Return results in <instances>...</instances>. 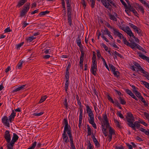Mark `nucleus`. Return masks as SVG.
<instances>
[{
  "label": "nucleus",
  "instance_id": "32",
  "mask_svg": "<svg viewBox=\"0 0 149 149\" xmlns=\"http://www.w3.org/2000/svg\"><path fill=\"white\" fill-rule=\"evenodd\" d=\"M110 70L111 71H112L113 72L116 70V68L112 64H109V65Z\"/></svg>",
  "mask_w": 149,
  "mask_h": 149
},
{
  "label": "nucleus",
  "instance_id": "51",
  "mask_svg": "<svg viewBox=\"0 0 149 149\" xmlns=\"http://www.w3.org/2000/svg\"><path fill=\"white\" fill-rule=\"evenodd\" d=\"M109 133L113 134H115L114 130H113L111 127H110L109 130Z\"/></svg>",
  "mask_w": 149,
  "mask_h": 149
},
{
  "label": "nucleus",
  "instance_id": "18",
  "mask_svg": "<svg viewBox=\"0 0 149 149\" xmlns=\"http://www.w3.org/2000/svg\"><path fill=\"white\" fill-rule=\"evenodd\" d=\"M49 11L48 10H46L45 11L41 12L38 15V16L41 17L42 16L45 15L49 13Z\"/></svg>",
  "mask_w": 149,
  "mask_h": 149
},
{
  "label": "nucleus",
  "instance_id": "30",
  "mask_svg": "<svg viewBox=\"0 0 149 149\" xmlns=\"http://www.w3.org/2000/svg\"><path fill=\"white\" fill-rule=\"evenodd\" d=\"M101 58L102 59V61L103 62V64L105 65L106 68L109 70V68L107 64L106 63L105 59L102 56L101 57Z\"/></svg>",
  "mask_w": 149,
  "mask_h": 149
},
{
  "label": "nucleus",
  "instance_id": "49",
  "mask_svg": "<svg viewBox=\"0 0 149 149\" xmlns=\"http://www.w3.org/2000/svg\"><path fill=\"white\" fill-rule=\"evenodd\" d=\"M115 105H116L117 107L119 108L120 109H121L122 108L121 107L120 105V104L119 103L118 101L116 100L115 102Z\"/></svg>",
  "mask_w": 149,
  "mask_h": 149
},
{
  "label": "nucleus",
  "instance_id": "2",
  "mask_svg": "<svg viewBox=\"0 0 149 149\" xmlns=\"http://www.w3.org/2000/svg\"><path fill=\"white\" fill-rule=\"evenodd\" d=\"M126 120L128 123L127 124L129 126L135 120L134 118L133 114L130 112H127L126 116Z\"/></svg>",
  "mask_w": 149,
  "mask_h": 149
},
{
  "label": "nucleus",
  "instance_id": "56",
  "mask_svg": "<svg viewBox=\"0 0 149 149\" xmlns=\"http://www.w3.org/2000/svg\"><path fill=\"white\" fill-rule=\"evenodd\" d=\"M117 115L121 118H123L124 117L122 113H120L119 111H118L117 112Z\"/></svg>",
  "mask_w": 149,
  "mask_h": 149
},
{
  "label": "nucleus",
  "instance_id": "25",
  "mask_svg": "<svg viewBox=\"0 0 149 149\" xmlns=\"http://www.w3.org/2000/svg\"><path fill=\"white\" fill-rule=\"evenodd\" d=\"M123 42L127 46H130V43L129 42L127 41L126 38H123Z\"/></svg>",
  "mask_w": 149,
  "mask_h": 149
},
{
  "label": "nucleus",
  "instance_id": "58",
  "mask_svg": "<svg viewBox=\"0 0 149 149\" xmlns=\"http://www.w3.org/2000/svg\"><path fill=\"white\" fill-rule=\"evenodd\" d=\"M24 61L23 60H20V62H19V69H20L22 66V64L24 62Z\"/></svg>",
  "mask_w": 149,
  "mask_h": 149
},
{
  "label": "nucleus",
  "instance_id": "50",
  "mask_svg": "<svg viewBox=\"0 0 149 149\" xmlns=\"http://www.w3.org/2000/svg\"><path fill=\"white\" fill-rule=\"evenodd\" d=\"M114 122L115 123H116L117 126L119 128H120V126L119 124V122L116 119H114Z\"/></svg>",
  "mask_w": 149,
  "mask_h": 149
},
{
  "label": "nucleus",
  "instance_id": "63",
  "mask_svg": "<svg viewBox=\"0 0 149 149\" xmlns=\"http://www.w3.org/2000/svg\"><path fill=\"white\" fill-rule=\"evenodd\" d=\"M144 114L146 117L147 119H148V120L149 121V114L147 113L146 112H144Z\"/></svg>",
  "mask_w": 149,
  "mask_h": 149
},
{
  "label": "nucleus",
  "instance_id": "64",
  "mask_svg": "<svg viewBox=\"0 0 149 149\" xmlns=\"http://www.w3.org/2000/svg\"><path fill=\"white\" fill-rule=\"evenodd\" d=\"M71 149H76L74 143H70Z\"/></svg>",
  "mask_w": 149,
  "mask_h": 149
},
{
  "label": "nucleus",
  "instance_id": "10",
  "mask_svg": "<svg viewBox=\"0 0 149 149\" xmlns=\"http://www.w3.org/2000/svg\"><path fill=\"white\" fill-rule=\"evenodd\" d=\"M71 12H67V16L68 20V23L70 26H72V19H71Z\"/></svg>",
  "mask_w": 149,
  "mask_h": 149
},
{
  "label": "nucleus",
  "instance_id": "12",
  "mask_svg": "<svg viewBox=\"0 0 149 149\" xmlns=\"http://www.w3.org/2000/svg\"><path fill=\"white\" fill-rule=\"evenodd\" d=\"M139 57L143 60H145L149 63V57H148L142 53H140L139 55Z\"/></svg>",
  "mask_w": 149,
  "mask_h": 149
},
{
  "label": "nucleus",
  "instance_id": "35",
  "mask_svg": "<svg viewBox=\"0 0 149 149\" xmlns=\"http://www.w3.org/2000/svg\"><path fill=\"white\" fill-rule=\"evenodd\" d=\"M101 46L103 47L105 50L107 52H108L109 53H110V51H108V47L105 44L103 43L101 44Z\"/></svg>",
  "mask_w": 149,
  "mask_h": 149
},
{
  "label": "nucleus",
  "instance_id": "24",
  "mask_svg": "<svg viewBox=\"0 0 149 149\" xmlns=\"http://www.w3.org/2000/svg\"><path fill=\"white\" fill-rule=\"evenodd\" d=\"M88 116L90 118V119H88L89 122L90 121H92V120H94V115L93 113L88 114Z\"/></svg>",
  "mask_w": 149,
  "mask_h": 149
},
{
  "label": "nucleus",
  "instance_id": "14",
  "mask_svg": "<svg viewBox=\"0 0 149 149\" xmlns=\"http://www.w3.org/2000/svg\"><path fill=\"white\" fill-rule=\"evenodd\" d=\"M141 73L144 74L143 76L146 77L149 80V74L147 72L145 71L143 69L141 71Z\"/></svg>",
  "mask_w": 149,
  "mask_h": 149
},
{
  "label": "nucleus",
  "instance_id": "28",
  "mask_svg": "<svg viewBox=\"0 0 149 149\" xmlns=\"http://www.w3.org/2000/svg\"><path fill=\"white\" fill-rule=\"evenodd\" d=\"M112 29L113 31V34L114 35L117 36L118 33H119V32L116 29H115L114 28H113Z\"/></svg>",
  "mask_w": 149,
  "mask_h": 149
},
{
  "label": "nucleus",
  "instance_id": "17",
  "mask_svg": "<svg viewBox=\"0 0 149 149\" xmlns=\"http://www.w3.org/2000/svg\"><path fill=\"white\" fill-rule=\"evenodd\" d=\"M103 5L106 8L109 10L110 9L111 7V5L109 2H107L106 3L104 4Z\"/></svg>",
  "mask_w": 149,
  "mask_h": 149
},
{
  "label": "nucleus",
  "instance_id": "53",
  "mask_svg": "<svg viewBox=\"0 0 149 149\" xmlns=\"http://www.w3.org/2000/svg\"><path fill=\"white\" fill-rule=\"evenodd\" d=\"M130 86H131L132 88L133 89V92L134 93L136 91H138L137 90L138 89V88L137 87H136L135 86L132 85L131 86L130 85Z\"/></svg>",
  "mask_w": 149,
  "mask_h": 149
},
{
  "label": "nucleus",
  "instance_id": "21",
  "mask_svg": "<svg viewBox=\"0 0 149 149\" xmlns=\"http://www.w3.org/2000/svg\"><path fill=\"white\" fill-rule=\"evenodd\" d=\"M81 36L79 35L76 40L77 45L81 44Z\"/></svg>",
  "mask_w": 149,
  "mask_h": 149
},
{
  "label": "nucleus",
  "instance_id": "16",
  "mask_svg": "<svg viewBox=\"0 0 149 149\" xmlns=\"http://www.w3.org/2000/svg\"><path fill=\"white\" fill-rule=\"evenodd\" d=\"M136 6H138V8L142 13L143 14L144 13V9L142 6L140 5L139 3L136 4Z\"/></svg>",
  "mask_w": 149,
  "mask_h": 149
},
{
  "label": "nucleus",
  "instance_id": "45",
  "mask_svg": "<svg viewBox=\"0 0 149 149\" xmlns=\"http://www.w3.org/2000/svg\"><path fill=\"white\" fill-rule=\"evenodd\" d=\"M35 38H35L34 36H33L28 38L27 39V40L28 41H29V42H30L35 39Z\"/></svg>",
  "mask_w": 149,
  "mask_h": 149
},
{
  "label": "nucleus",
  "instance_id": "60",
  "mask_svg": "<svg viewBox=\"0 0 149 149\" xmlns=\"http://www.w3.org/2000/svg\"><path fill=\"white\" fill-rule=\"evenodd\" d=\"M121 29L124 32H125L126 33H127V32L128 31V30H129L130 29L129 26H127L126 29H124L123 28H122Z\"/></svg>",
  "mask_w": 149,
  "mask_h": 149
},
{
  "label": "nucleus",
  "instance_id": "6",
  "mask_svg": "<svg viewBox=\"0 0 149 149\" xmlns=\"http://www.w3.org/2000/svg\"><path fill=\"white\" fill-rule=\"evenodd\" d=\"M139 123V122L135 121L134 122V123H132L129 125V127L132 128L134 130L136 131V130L135 127L137 129L140 128V125Z\"/></svg>",
  "mask_w": 149,
  "mask_h": 149
},
{
  "label": "nucleus",
  "instance_id": "4",
  "mask_svg": "<svg viewBox=\"0 0 149 149\" xmlns=\"http://www.w3.org/2000/svg\"><path fill=\"white\" fill-rule=\"evenodd\" d=\"M70 72L69 71H66L65 78L66 79V81L64 86V89L66 93H67L68 86H69V75Z\"/></svg>",
  "mask_w": 149,
  "mask_h": 149
},
{
  "label": "nucleus",
  "instance_id": "11",
  "mask_svg": "<svg viewBox=\"0 0 149 149\" xmlns=\"http://www.w3.org/2000/svg\"><path fill=\"white\" fill-rule=\"evenodd\" d=\"M130 41L131 42V43L130 46H129L133 49L135 48H137V47L138 45V44L136 43L134 41H131L130 40Z\"/></svg>",
  "mask_w": 149,
  "mask_h": 149
},
{
  "label": "nucleus",
  "instance_id": "52",
  "mask_svg": "<svg viewBox=\"0 0 149 149\" xmlns=\"http://www.w3.org/2000/svg\"><path fill=\"white\" fill-rule=\"evenodd\" d=\"M28 23H27L25 22H22V28H24L27 25H29Z\"/></svg>",
  "mask_w": 149,
  "mask_h": 149
},
{
  "label": "nucleus",
  "instance_id": "29",
  "mask_svg": "<svg viewBox=\"0 0 149 149\" xmlns=\"http://www.w3.org/2000/svg\"><path fill=\"white\" fill-rule=\"evenodd\" d=\"M88 129V135L90 136L91 135V129L88 125H87Z\"/></svg>",
  "mask_w": 149,
  "mask_h": 149
},
{
  "label": "nucleus",
  "instance_id": "57",
  "mask_svg": "<svg viewBox=\"0 0 149 149\" xmlns=\"http://www.w3.org/2000/svg\"><path fill=\"white\" fill-rule=\"evenodd\" d=\"M109 2L110 3V4H111L115 8L116 7V6L115 4L111 0H109Z\"/></svg>",
  "mask_w": 149,
  "mask_h": 149
},
{
  "label": "nucleus",
  "instance_id": "62",
  "mask_svg": "<svg viewBox=\"0 0 149 149\" xmlns=\"http://www.w3.org/2000/svg\"><path fill=\"white\" fill-rule=\"evenodd\" d=\"M137 48L141 51H142L143 52H144V51H145V50L139 45H138L137 46Z\"/></svg>",
  "mask_w": 149,
  "mask_h": 149
},
{
  "label": "nucleus",
  "instance_id": "42",
  "mask_svg": "<svg viewBox=\"0 0 149 149\" xmlns=\"http://www.w3.org/2000/svg\"><path fill=\"white\" fill-rule=\"evenodd\" d=\"M107 99L113 104L115 103V102L113 101L112 98L109 95H108L107 96Z\"/></svg>",
  "mask_w": 149,
  "mask_h": 149
},
{
  "label": "nucleus",
  "instance_id": "1",
  "mask_svg": "<svg viewBox=\"0 0 149 149\" xmlns=\"http://www.w3.org/2000/svg\"><path fill=\"white\" fill-rule=\"evenodd\" d=\"M63 123L64 124L65 126L62 136L63 141L65 143H67L69 142L68 137L66 133L67 132H68V121L67 118L64 119Z\"/></svg>",
  "mask_w": 149,
  "mask_h": 149
},
{
  "label": "nucleus",
  "instance_id": "23",
  "mask_svg": "<svg viewBox=\"0 0 149 149\" xmlns=\"http://www.w3.org/2000/svg\"><path fill=\"white\" fill-rule=\"evenodd\" d=\"M118 99H119L120 103L122 104H125L126 103V102L124 100V99L122 98L121 97H119Z\"/></svg>",
  "mask_w": 149,
  "mask_h": 149
},
{
  "label": "nucleus",
  "instance_id": "5",
  "mask_svg": "<svg viewBox=\"0 0 149 149\" xmlns=\"http://www.w3.org/2000/svg\"><path fill=\"white\" fill-rule=\"evenodd\" d=\"M19 137L15 133H13V136L10 143H8L7 144L11 146H13L15 142L18 139Z\"/></svg>",
  "mask_w": 149,
  "mask_h": 149
},
{
  "label": "nucleus",
  "instance_id": "59",
  "mask_svg": "<svg viewBox=\"0 0 149 149\" xmlns=\"http://www.w3.org/2000/svg\"><path fill=\"white\" fill-rule=\"evenodd\" d=\"M135 31H136L137 33L140 36H141V31L140 29H139V30L138 29V28L136 29Z\"/></svg>",
  "mask_w": 149,
  "mask_h": 149
},
{
  "label": "nucleus",
  "instance_id": "37",
  "mask_svg": "<svg viewBox=\"0 0 149 149\" xmlns=\"http://www.w3.org/2000/svg\"><path fill=\"white\" fill-rule=\"evenodd\" d=\"M112 55H114L117 56L121 58H123V56L120 54L118 53L116 51H115L114 52L113 54V53L112 54Z\"/></svg>",
  "mask_w": 149,
  "mask_h": 149
},
{
  "label": "nucleus",
  "instance_id": "7",
  "mask_svg": "<svg viewBox=\"0 0 149 149\" xmlns=\"http://www.w3.org/2000/svg\"><path fill=\"white\" fill-rule=\"evenodd\" d=\"M68 130L67 134H68V136L70 138V143H73V137L72 134V130L71 127L70 125H68Z\"/></svg>",
  "mask_w": 149,
  "mask_h": 149
},
{
  "label": "nucleus",
  "instance_id": "9",
  "mask_svg": "<svg viewBox=\"0 0 149 149\" xmlns=\"http://www.w3.org/2000/svg\"><path fill=\"white\" fill-rule=\"evenodd\" d=\"M2 123H3L4 125L8 127H10V124L8 122V120L7 116H4L2 118Z\"/></svg>",
  "mask_w": 149,
  "mask_h": 149
},
{
  "label": "nucleus",
  "instance_id": "39",
  "mask_svg": "<svg viewBox=\"0 0 149 149\" xmlns=\"http://www.w3.org/2000/svg\"><path fill=\"white\" fill-rule=\"evenodd\" d=\"M84 60V59L80 58L79 61V66L81 68H83V63Z\"/></svg>",
  "mask_w": 149,
  "mask_h": 149
},
{
  "label": "nucleus",
  "instance_id": "26",
  "mask_svg": "<svg viewBox=\"0 0 149 149\" xmlns=\"http://www.w3.org/2000/svg\"><path fill=\"white\" fill-rule=\"evenodd\" d=\"M91 2V6L92 8L94 7L95 3V0H90Z\"/></svg>",
  "mask_w": 149,
  "mask_h": 149
},
{
  "label": "nucleus",
  "instance_id": "15",
  "mask_svg": "<svg viewBox=\"0 0 149 149\" xmlns=\"http://www.w3.org/2000/svg\"><path fill=\"white\" fill-rule=\"evenodd\" d=\"M15 113H16L13 110L11 114L9 117V120L10 122H11L12 119L14 118L15 116Z\"/></svg>",
  "mask_w": 149,
  "mask_h": 149
},
{
  "label": "nucleus",
  "instance_id": "34",
  "mask_svg": "<svg viewBox=\"0 0 149 149\" xmlns=\"http://www.w3.org/2000/svg\"><path fill=\"white\" fill-rule=\"evenodd\" d=\"M89 122L90 124L92 125L93 127L95 129H96L97 128V126L94 122V120H92V121H90Z\"/></svg>",
  "mask_w": 149,
  "mask_h": 149
},
{
  "label": "nucleus",
  "instance_id": "19",
  "mask_svg": "<svg viewBox=\"0 0 149 149\" xmlns=\"http://www.w3.org/2000/svg\"><path fill=\"white\" fill-rule=\"evenodd\" d=\"M109 19L112 20L116 21L117 19L114 16V15H112L111 14H109Z\"/></svg>",
  "mask_w": 149,
  "mask_h": 149
},
{
  "label": "nucleus",
  "instance_id": "8",
  "mask_svg": "<svg viewBox=\"0 0 149 149\" xmlns=\"http://www.w3.org/2000/svg\"><path fill=\"white\" fill-rule=\"evenodd\" d=\"M4 138L8 143L10 142L11 139L10 135V134H9V132L8 131L6 130V131Z\"/></svg>",
  "mask_w": 149,
  "mask_h": 149
},
{
  "label": "nucleus",
  "instance_id": "3",
  "mask_svg": "<svg viewBox=\"0 0 149 149\" xmlns=\"http://www.w3.org/2000/svg\"><path fill=\"white\" fill-rule=\"evenodd\" d=\"M30 3H27L23 6L22 10L20 11V16L24 17L29 10L30 8Z\"/></svg>",
  "mask_w": 149,
  "mask_h": 149
},
{
  "label": "nucleus",
  "instance_id": "48",
  "mask_svg": "<svg viewBox=\"0 0 149 149\" xmlns=\"http://www.w3.org/2000/svg\"><path fill=\"white\" fill-rule=\"evenodd\" d=\"M43 113H44V112H41L39 113H34L33 114V115L35 116H39L41 115Z\"/></svg>",
  "mask_w": 149,
  "mask_h": 149
},
{
  "label": "nucleus",
  "instance_id": "47",
  "mask_svg": "<svg viewBox=\"0 0 149 149\" xmlns=\"http://www.w3.org/2000/svg\"><path fill=\"white\" fill-rule=\"evenodd\" d=\"M130 26L135 31L138 29V27L133 24L130 23Z\"/></svg>",
  "mask_w": 149,
  "mask_h": 149
},
{
  "label": "nucleus",
  "instance_id": "36",
  "mask_svg": "<svg viewBox=\"0 0 149 149\" xmlns=\"http://www.w3.org/2000/svg\"><path fill=\"white\" fill-rule=\"evenodd\" d=\"M27 1V0H20V1H19V7L23 5Z\"/></svg>",
  "mask_w": 149,
  "mask_h": 149
},
{
  "label": "nucleus",
  "instance_id": "38",
  "mask_svg": "<svg viewBox=\"0 0 149 149\" xmlns=\"http://www.w3.org/2000/svg\"><path fill=\"white\" fill-rule=\"evenodd\" d=\"M134 93L139 98L140 97L142 96L141 93L140 92H138V91H136Z\"/></svg>",
  "mask_w": 149,
  "mask_h": 149
},
{
  "label": "nucleus",
  "instance_id": "46",
  "mask_svg": "<svg viewBox=\"0 0 149 149\" xmlns=\"http://www.w3.org/2000/svg\"><path fill=\"white\" fill-rule=\"evenodd\" d=\"M66 109H68V104L67 103V99L66 98L65 99L64 102L63 103Z\"/></svg>",
  "mask_w": 149,
  "mask_h": 149
},
{
  "label": "nucleus",
  "instance_id": "31",
  "mask_svg": "<svg viewBox=\"0 0 149 149\" xmlns=\"http://www.w3.org/2000/svg\"><path fill=\"white\" fill-rule=\"evenodd\" d=\"M97 68V62L96 61L92 62V65L91 68Z\"/></svg>",
  "mask_w": 149,
  "mask_h": 149
},
{
  "label": "nucleus",
  "instance_id": "54",
  "mask_svg": "<svg viewBox=\"0 0 149 149\" xmlns=\"http://www.w3.org/2000/svg\"><path fill=\"white\" fill-rule=\"evenodd\" d=\"M88 149H93V146L91 144V143L90 141H88Z\"/></svg>",
  "mask_w": 149,
  "mask_h": 149
},
{
  "label": "nucleus",
  "instance_id": "27",
  "mask_svg": "<svg viewBox=\"0 0 149 149\" xmlns=\"http://www.w3.org/2000/svg\"><path fill=\"white\" fill-rule=\"evenodd\" d=\"M91 70L92 73L93 75L95 76L96 75L97 68H91Z\"/></svg>",
  "mask_w": 149,
  "mask_h": 149
},
{
  "label": "nucleus",
  "instance_id": "20",
  "mask_svg": "<svg viewBox=\"0 0 149 149\" xmlns=\"http://www.w3.org/2000/svg\"><path fill=\"white\" fill-rule=\"evenodd\" d=\"M86 108L87 112L88 115L93 113L91 109L88 105H87L86 106Z\"/></svg>",
  "mask_w": 149,
  "mask_h": 149
},
{
  "label": "nucleus",
  "instance_id": "41",
  "mask_svg": "<svg viewBox=\"0 0 149 149\" xmlns=\"http://www.w3.org/2000/svg\"><path fill=\"white\" fill-rule=\"evenodd\" d=\"M103 118L104 120V122L107 123L108 121H109L108 120L107 116L105 113L103 116Z\"/></svg>",
  "mask_w": 149,
  "mask_h": 149
},
{
  "label": "nucleus",
  "instance_id": "33",
  "mask_svg": "<svg viewBox=\"0 0 149 149\" xmlns=\"http://www.w3.org/2000/svg\"><path fill=\"white\" fill-rule=\"evenodd\" d=\"M47 97L45 95L44 96L42 97L41 98V99L40 100L39 103H41L45 101Z\"/></svg>",
  "mask_w": 149,
  "mask_h": 149
},
{
  "label": "nucleus",
  "instance_id": "43",
  "mask_svg": "<svg viewBox=\"0 0 149 149\" xmlns=\"http://www.w3.org/2000/svg\"><path fill=\"white\" fill-rule=\"evenodd\" d=\"M114 75L116 76L117 77H118L119 76V72L118 71H115L113 72Z\"/></svg>",
  "mask_w": 149,
  "mask_h": 149
},
{
  "label": "nucleus",
  "instance_id": "55",
  "mask_svg": "<svg viewBox=\"0 0 149 149\" xmlns=\"http://www.w3.org/2000/svg\"><path fill=\"white\" fill-rule=\"evenodd\" d=\"M125 91L126 93L129 95H131V94L132 93V91L128 89H126Z\"/></svg>",
  "mask_w": 149,
  "mask_h": 149
},
{
  "label": "nucleus",
  "instance_id": "13",
  "mask_svg": "<svg viewBox=\"0 0 149 149\" xmlns=\"http://www.w3.org/2000/svg\"><path fill=\"white\" fill-rule=\"evenodd\" d=\"M135 66V67L136 68H137L138 70H137V72L140 71L141 72V70H142L143 69L141 68V67L140 66V65L136 62H134V63H133Z\"/></svg>",
  "mask_w": 149,
  "mask_h": 149
},
{
  "label": "nucleus",
  "instance_id": "22",
  "mask_svg": "<svg viewBox=\"0 0 149 149\" xmlns=\"http://www.w3.org/2000/svg\"><path fill=\"white\" fill-rule=\"evenodd\" d=\"M141 82L145 85L146 88H147L148 89H149V83L147 82L142 80Z\"/></svg>",
  "mask_w": 149,
  "mask_h": 149
},
{
  "label": "nucleus",
  "instance_id": "61",
  "mask_svg": "<svg viewBox=\"0 0 149 149\" xmlns=\"http://www.w3.org/2000/svg\"><path fill=\"white\" fill-rule=\"evenodd\" d=\"M130 36L131 37V35L133 33L132 31L130 29L126 33Z\"/></svg>",
  "mask_w": 149,
  "mask_h": 149
},
{
  "label": "nucleus",
  "instance_id": "44",
  "mask_svg": "<svg viewBox=\"0 0 149 149\" xmlns=\"http://www.w3.org/2000/svg\"><path fill=\"white\" fill-rule=\"evenodd\" d=\"M26 85H22L21 86H19V91L20 90H24L27 87Z\"/></svg>",
  "mask_w": 149,
  "mask_h": 149
},
{
  "label": "nucleus",
  "instance_id": "40",
  "mask_svg": "<svg viewBox=\"0 0 149 149\" xmlns=\"http://www.w3.org/2000/svg\"><path fill=\"white\" fill-rule=\"evenodd\" d=\"M95 143V145L96 146H97V147H100V144L98 142L97 140V139H94V140L93 141Z\"/></svg>",
  "mask_w": 149,
  "mask_h": 149
}]
</instances>
